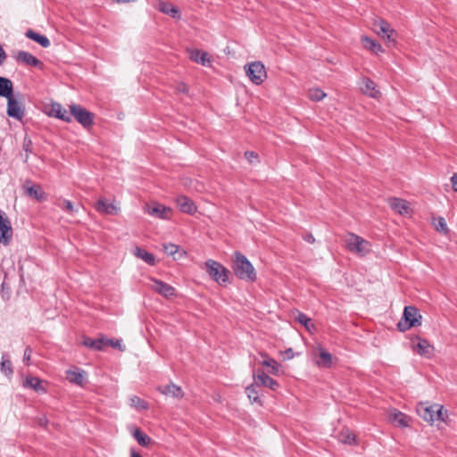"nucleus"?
<instances>
[{
  "label": "nucleus",
  "mask_w": 457,
  "mask_h": 457,
  "mask_svg": "<svg viewBox=\"0 0 457 457\" xmlns=\"http://www.w3.org/2000/svg\"><path fill=\"white\" fill-rule=\"evenodd\" d=\"M235 259L232 263L234 274L242 280L254 282L257 278L255 269L250 261L240 252L234 253Z\"/></svg>",
  "instance_id": "obj_1"
},
{
  "label": "nucleus",
  "mask_w": 457,
  "mask_h": 457,
  "mask_svg": "<svg viewBox=\"0 0 457 457\" xmlns=\"http://www.w3.org/2000/svg\"><path fill=\"white\" fill-rule=\"evenodd\" d=\"M422 316L417 307L413 305L405 306L401 320L396 324L397 330L405 332L411 328L421 325Z\"/></svg>",
  "instance_id": "obj_2"
},
{
  "label": "nucleus",
  "mask_w": 457,
  "mask_h": 457,
  "mask_svg": "<svg viewBox=\"0 0 457 457\" xmlns=\"http://www.w3.org/2000/svg\"><path fill=\"white\" fill-rule=\"evenodd\" d=\"M204 266L210 278L220 286L226 287L230 284V271L220 262L209 259L204 262Z\"/></svg>",
  "instance_id": "obj_3"
},
{
  "label": "nucleus",
  "mask_w": 457,
  "mask_h": 457,
  "mask_svg": "<svg viewBox=\"0 0 457 457\" xmlns=\"http://www.w3.org/2000/svg\"><path fill=\"white\" fill-rule=\"evenodd\" d=\"M82 345L90 349L97 351H103L108 346H111L120 352H123L125 350V346L123 345L121 339L107 338L104 337H101L96 339L91 338L89 337H84L82 340Z\"/></svg>",
  "instance_id": "obj_4"
},
{
  "label": "nucleus",
  "mask_w": 457,
  "mask_h": 457,
  "mask_svg": "<svg viewBox=\"0 0 457 457\" xmlns=\"http://www.w3.org/2000/svg\"><path fill=\"white\" fill-rule=\"evenodd\" d=\"M245 70L249 79L257 86L261 85L267 78L265 67L260 61L246 64Z\"/></svg>",
  "instance_id": "obj_5"
},
{
  "label": "nucleus",
  "mask_w": 457,
  "mask_h": 457,
  "mask_svg": "<svg viewBox=\"0 0 457 457\" xmlns=\"http://www.w3.org/2000/svg\"><path fill=\"white\" fill-rule=\"evenodd\" d=\"M145 212L154 218L161 220H170L172 209L158 202L145 203Z\"/></svg>",
  "instance_id": "obj_6"
},
{
  "label": "nucleus",
  "mask_w": 457,
  "mask_h": 457,
  "mask_svg": "<svg viewBox=\"0 0 457 457\" xmlns=\"http://www.w3.org/2000/svg\"><path fill=\"white\" fill-rule=\"evenodd\" d=\"M70 109L71 115L84 128H89L93 125L94 114L79 104H71Z\"/></svg>",
  "instance_id": "obj_7"
},
{
  "label": "nucleus",
  "mask_w": 457,
  "mask_h": 457,
  "mask_svg": "<svg viewBox=\"0 0 457 457\" xmlns=\"http://www.w3.org/2000/svg\"><path fill=\"white\" fill-rule=\"evenodd\" d=\"M150 284L148 285L151 289H153L157 294L165 297L166 299H170L177 295V290L174 287L167 284L162 280L149 278Z\"/></svg>",
  "instance_id": "obj_8"
},
{
  "label": "nucleus",
  "mask_w": 457,
  "mask_h": 457,
  "mask_svg": "<svg viewBox=\"0 0 457 457\" xmlns=\"http://www.w3.org/2000/svg\"><path fill=\"white\" fill-rule=\"evenodd\" d=\"M12 237V229L11 227L10 220L6 217L5 213L0 210V243L4 245H9Z\"/></svg>",
  "instance_id": "obj_9"
},
{
  "label": "nucleus",
  "mask_w": 457,
  "mask_h": 457,
  "mask_svg": "<svg viewBox=\"0 0 457 457\" xmlns=\"http://www.w3.org/2000/svg\"><path fill=\"white\" fill-rule=\"evenodd\" d=\"M253 381L257 386H263L272 391H277L279 387L278 382L266 374L262 370H258L257 374H253Z\"/></svg>",
  "instance_id": "obj_10"
},
{
  "label": "nucleus",
  "mask_w": 457,
  "mask_h": 457,
  "mask_svg": "<svg viewBox=\"0 0 457 457\" xmlns=\"http://www.w3.org/2000/svg\"><path fill=\"white\" fill-rule=\"evenodd\" d=\"M7 115L11 118H14L18 120H21L24 116V109L21 104L13 98V94L12 96H8L7 98Z\"/></svg>",
  "instance_id": "obj_11"
},
{
  "label": "nucleus",
  "mask_w": 457,
  "mask_h": 457,
  "mask_svg": "<svg viewBox=\"0 0 457 457\" xmlns=\"http://www.w3.org/2000/svg\"><path fill=\"white\" fill-rule=\"evenodd\" d=\"M47 114L62 121L71 122V115L61 104L54 102L48 106Z\"/></svg>",
  "instance_id": "obj_12"
},
{
  "label": "nucleus",
  "mask_w": 457,
  "mask_h": 457,
  "mask_svg": "<svg viewBox=\"0 0 457 457\" xmlns=\"http://www.w3.org/2000/svg\"><path fill=\"white\" fill-rule=\"evenodd\" d=\"M390 208L401 215H408L411 212L410 203L404 199L391 197L388 199Z\"/></svg>",
  "instance_id": "obj_13"
},
{
  "label": "nucleus",
  "mask_w": 457,
  "mask_h": 457,
  "mask_svg": "<svg viewBox=\"0 0 457 457\" xmlns=\"http://www.w3.org/2000/svg\"><path fill=\"white\" fill-rule=\"evenodd\" d=\"M155 8L162 13L170 16L174 20H180L181 18V12L179 8L170 2L160 0L156 4Z\"/></svg>",
  "instance_id": "obj_14"
},
{
  "label": "nucleus",
  "mask_w": 457,
  "mask_h": 457,
  "mask_svg": "<svg viewBox=\"0 0 457 457\" xmlns=\"http://www.w3.org/2000/svg\"><path fill=\"white\" fill-rule=\"evenodd\" d=\"M415 338L418 340V343L412 345L413 351L421 356L430 358L434 352L433 345L427 339L421 338L419 336H416Z\"/></svg>",
  "instance_id": "obj_15"
},
{
  "label": "nucleus",
  "mask_w": 457,
  "mask_h": 457,
  "mask_svg": "<svg viewBox=\"0 0 457 457\" xmlns=\"http://www.w3.org/2000/svg\"><path fill=\"white\" fill-rule=\"evenodd\" d=\"M16 60L20 63L31 67L42 68L44 66L43 62L39 59L26 51H19L16 56Z\"/></svg>",
  "instance_id": "obj_16"
},
{
  "label": "nucleus",
  "mask_w": 457,
  "mask_h": 457,
  "mask_svg": "<svg viewBox=\"0 0 457 457\" xmlns=\"http://www.w3.org/2000/svg\"><path fill=\"white\" fill-rule=\"evenodd\" d=\"M368 244V241L364 240L361 237L354 234H351V238L347 243V248L351 252H355L360 253L361 255H364L366 253L364 245H367Z\"/></svg>",
  "instance_id": "obj_17"
},
{
  "label": "nucleus",
  "mask_w": 457,
  "mask_h": 457,
  "mask_svg": "<svg viewBox=\"0 0 457 457\" xmlns=\"http://www.w3.org/2000/svg\"><path fill=\"white\" fill-rule=\"evenodd\" d=\"M437 408V404H430L425 403H420L417 405V412L420 418L425 421L432 424L435 410Z\"/></svg>",
  "instance_id": "obj_18"
},
{
  "label": "nucleus",
  "mask_w": 457,
  "mask_h": 457,
  "mask_svg": "<svg viewBox=\"0 0 457 457\" xmlns=\"http://www.w3.org/2000/svg\"><path fill=\"white\" fill-rule=\"evenodd\" d=\"M95 209L103 214L116 215L119 212V208L113 203H110L104 198L98 199L95 204Z\"/></svg>",
  "instance_id": "obj_19"
},
{
  "label": "nucleus",
  "mask_w": 457,
  "mask_h": 457,
  "mask_svg": "<svg viewBox=\"0 0 457 457\" xmlns=\"http://www.w3.org/2000/svg\"><path fill=\"white\" fill-rule=\"evenodd\" d=\"M176 202L179 210L184 213L192 215L197 211L194 201L186 195L178 196Z\"/></svg>",
  "instance_id": "obj_20"
},
{
  "label": "nucleus",
  "mask_w": 457,
  "mask_h": 457,
  "mask_svg": "<svg viewBox=\"0 0 457 457\" xmlns=\"http://www.w3.org/2000/svg\"><path fill=\"white\" fill-rule=\"evenodd\" d=\"M25 193L27 195L35 198L37 201H45L46 200V194L43 190L42 187L38 184H34L31 186L24 185L23 187Z\"/></svg>",
  "instance_id": "obj_21"
},
{
  "label": "nucleus",
  "mask_w": 457,
  "mask_h": 457,
  "mask_svg": "<svg viewBox=\"0 0 457 457\" xmlns=\"http://www.w3.org/2000/svg\"><path fill=\"white\" fill-rule=\"evenodd\" d=\"M158 390L166 396L174 398H182L184 396V393L181 387L173 383H170L165 386H160Z\"/></svg>",
  "instance_id": "obj_22"
},
{
  "label": "nucleus",
  "mask_w": 457,
  "mask_h": 457,
  "mask_svg": "<svg viewBox=\"0 0 457 457\" xmlns=\"http://www.w3.org/2000/svg\"><path fill=\"white\" fill-rule=\"evenodd\" d=\"M373 29L382 37H386L387 33L395 34V30L391 28L390 24L384 19L375 20L373 22Z\"/></svg>",
  "instance_id": "obj_23"
},
{
  "label": "nucleus",
  "mask_w": 457,
  "mask_h": 457,
  "mask_svg": "<svg viewBox=\"0 0 457 457\" xmlns=\"http://www.w3.org/2000/svg\"><path fill=\"white\" fill-rule=\"evenodd\" d=\"M337 438L339 442L350 445H357L358 441L356 438L355 434H353L349 428H343L337 434Z\"/></svg>",
  "instance_id": "obj_24"
},
{
  "label": "nucleus",
  "mask_w": 457,
  "mask_h": 457,
  "mask_svg": "<svg viewBox=\"0 0 457 457\" xmlns=\"http://www.w3.org/2000/svg\"><path fill=\"white\" fill-rule=\"evenodd\" d=\"M23 386L32 388L38 394H46L47 392L46 388L43 386V380L37 377H27Z\"/></svg>",
  "instance_id": "obj_25"
},
{
  "label": "nucleus",
  "mask_w": 457,
  "mask_h": 457,
  "mask_svg": "<svg viewBox=\"0 0 457 457\" xmlns=\"http://www.w3.org/2000/svg\"><path fill=\"white\" fill-rule=\"evenodd\" d=\"M318 351L319 360L316 361L317 365L322 368H330L333 364L332 354L322 347H318Z\"/></svg>",
  "instance_id": "obj_26"
},
{
  "label": "nucleus",
  "mask_w": 457,
  "mask_h": 457,
  "mask_svg": "<svg viewBox=\"0 0 457 457\" xmlns=\"http://www.w3.org/2000/svg\"><path fill=\"white\" fill-rule=\"evenodd\" d=\"M25 36L37 42V44H39L42 47H48L50 46V40L44 35H41L36 31H34L33 29H28L25 33Z\"/></svg>",
  "instance_id": "obj_27"
},
{
  "label": "nucleus",
  "mask_w": 457,
  "mask_h": 457,
  "mask_svg": "<svg viewBox=\"0 0 457 457\" xmlns=\"http://www.w3.org/2000/svg\"><path fill=\"white\" fill-rule=\"evenodd\" d=\"M361 43L364 48L370 50V52L377 55L379 54V53L384 52L382 46L369 37H362Z\"/></svg>",
  "instance_id": "obj_28"
},
{
  "label": "nucleus",
  "mask_w": 457,
  "mask_h": 457,
  "mask_svg": "<svg viewBox=\"0 0 457 457\" xmlns=\"http://www.w3.org/2000/svg\"><path fill=\"white\" fill-rule=\"evenodd\" d=\"M13 94V85L11 79L0 76V96L7 98Z\"/></svg>",
  "instance_id": "obj_29"
},
{
  "label": "nucleus",
  "mask_w": 457,
  "mask_h": 457,
  "mask_svg": "<svg viewBox=\"0 0 457 457\" xmlns=\"http://www.w3.org/2000/svg\"><path fill=\"white\" fill-rule=\"evenodd\" d=\"M409 420L410 418L401 411H395L390 415V420L392 421V423L400 428L408 427Z\"/></svg>",
  "instance_id": "obj_30"
},
{
  "label": "nucleus",
  "mask_w": 457,
  "mask_h": 457,
  "mask_svg": "<svg viewBox=\"0 0 457 457\" xmlns=\"http://www.w3.org/2000/svg\"><path fill=\"white\" fill-rule=\"evenodd\" d=\"M363 84L364 87L362 88V91L365 95L373 98H376L378 96V95H380V92L376 89V83L371 79L364 78Z\"/></svg>",
  "instance_id": "obj_31"
},
{
  "label": "nucleus",
  "mask_w": 457,
  "mask_h": 457,
  "mask_svg": "<svg viewBox=\"0 0 457 457\" xmlns=\"http://www.w3.org/2000/svg\"><path fill=\"white\" fill-rule=\"evenodd\" d=\"M257 387H259V386H257L255 384V382L253 381V384L246 386L245 393L247 395V397L249 398V400L252 403H258L260 406H262L263 403H262V399L260 398L259 391L257 390Z\"/></svg>",
  "instance_id": "obj_32"
},
{
  "label": "nucleus",
  "mask_w": 457,
  "mask_h": 457,
  "mask_svg": "<svg viewBox=\"0 0 457 457\" xmlns=\"http://www.w3.org/2000/svg\"><path fill=\"white\" fill-rule=\"evenodd\" d=\"M55 205L71 215H73L78 212V209L74 207L73 204L70 200L64 198H58L55 201Z\"/></svg>",
  "instance_id": "obj_33"
},
{
  "label": "nucleus",
  "mask_w": 457,
  "mask_h": 457,
  "mask_svg": "<svg viewBox=\"0 0 457 457\" xmlns=\"http://www.w3.org/2000/svg\"><path fill=\"white\" fill-rule=\"evenodd\" d=\"M66 378L71 383L76 385L80 386L83 383V372L79 369H76L74 370H67Z\"/></svg>",
  "instance_id": "obj_34"
},
{
  "label": "nucleus",
  "mask_w": 457,
  "mask_h": 457,
  "mask_svg": "<svg viewBox=\"0 0 457 457\" xmlns=\"http://www.w3.org/2000/svg\"><path fill=\"white\" fill-rule=\"evenodd\" d=\"M208 54L199 49H193L190 52V59L197 63L205 64Z\"/></svg>",
  "instance_id": "obj_35"
},
{
  "label": "nucleus",
  "mask_w": 457,
  "mask_h": 457,
  "mask_svg": "<svg viewBox=\"0 0 457 457\" xmlns=\"http://www.w3.org/2000/svg\"><path fill=\"white\" fill-rule=\"evenodd\" d=\"M1 371L6 376H10L13 373L12 362L8 359L7 354H3L2 356Z\"/></svg>",
  "instance_id": "obj_36"
},
{
  "label": "nucleus",
  "mask_w": 457,
  "mask_h": 457,
  "mask_svg": "<svg viewBox=\"0 0 457 457\" xmlns=\"http://www.w3.org/2000/svg\"><path fill=\"white\" fill-rule=\"evenodd\" d=\"M262 365L270 368L269 372L273 375H278L279 364L272 358H268L262 361Z\"/></svg>",
  "instance_id": "obj_37"
},
{
  "label": "nucleus",
  "mask_w": 457,
  "mask_h": 457,
  "mask_svg": "<svg viewBox=\"0 0 457 457\" xmlns=\"http://www.w3.org/2000/svg\"><path fill=\"white\" fill-rule=\"evenodd\" d=\"M434 225H435L436 229L438 232H440L444 235H447L449 233V229L447 228L445 218L438 217L436 220H435Z\"/></svg>",
  "instance_id": "obj_38"
},
{
  "label": "nucleus",
  "mask_w": 457,
  "mask_h": 457,
  "mask_svg": "<svg viewBox=\"0 0 457 457\" xmlns=\"http://www.w3.org/2000/svg\"><path fill=\"white\" fill-rule=\"evenodd\" d=\"M295 320L299 323L303 325L309 331H311V328H315V326L311 322L312 320L309 317H307V315H305L303 312H299L297 317L295 318Z\"/></svg>",
  "instance_id": "obj_39"
},
{
  "label": "nucleus",
  "mask_w": 457,
  "mask_h": 457,
  "mask_svg": "<svg viewBox=\"0 0 457 457\" xmlns=\"http://www.w3.org/2000/svg\"><path fill=\"white\" fill-rule=\"evenodd\" d=\"M308 96L311 100L319 102L326 96V94L320 88H312L309 90Z\"/></svg>",
  "instance_id": "obj_40"
},
{
  "label": "nucleus",
  "mask_w": 457,
  "mask_h": 457,
  "mask_svg": "<svg viewBox=\"0 0 457 457\" xmlns=\"http://www.w3.org/2000/svg\"><path fill=\"white\" fill-rule=\"evenodd\" d=\"M447 418V411L444 410L443 405L437 404V408L435 410L433 422L436 420L445 421Z\"/></svg>",
  "instance_id": "obj_41"
},
{
  "label": "nucleus",
  "mask_w": 457,
  "mask_h": 457,
  "mask_svg": "<svg viewBox=\"0 0 457 457\" xmlns=\"http://www.w3.org/2000/svg\"><path fill=\"white\" fill-rule=\"evenodd\" d=\"M164 252L168 255L173 256L179 250V245L174 244L163 245Z\"/></svg>",
  "instance_id": "obj_42"
},
{
  "label": "nucleus",
  "mask_w": 457,
  "mask_h": 457,
  "mask_svg": "<svg viewBox=\"0 0 457 457\" xmlns=\"http://www.w3.org/2000/svg\"><path fill=\"white\" fill-rule=\"evenodd\" d=\"M130 431L132 432V434H133L134 437L136 438V440L137 441V443L141 446H143V432L141 431V429L138 428L132 429V428H130Z\"/></svg>",
  "instance_id": "obj_43"
},
{
  "label": "nucleus",
  "mask_w": 457,
  "mask_h": 457,
  "mask_svg": "<svg viewBox=\"0 0 457 457\" xmlns=\"http://www.w3.org/2000/svg\"><path fill=\"white\" fill-rule=\"evenodd\" d=\"M31 355H32V348L30 346H27L24 350V354H23V362L25 363V365H27V366L30 365Z\"/></svg>",
  "instance_id": "obj_44"
},
{
  "label": "nucleus",
  "mask_w": 457,
  "mask_h": 457,
  "mask_svg": "<svg viewBox=\"0 0 457 457\" xmlns=\"http://www.w3.org/2000/svg\"><path fill=\"white\" fill-rule=\"evenodd\" d=\"M145 262L148 263L149 265H155L156 264V259H155V256L149 253V252H146L145 251Z\"/></svg>",
  "instance_id": "obj_45"
},
{
  "label": "nucleus",
  "mask_w": 457,
  "mask_h": 457,
  "mask_svg": "<svg viewBox=\"0 0 457 457\" xmlns=\"http://www.w3.org/2000/svg\"><path fill=\"white\" fill-rule=\"evenodd\" d=\"M176 90L179 92V93H182V94H185V95H187L188 92H189V88L187 87V85L184 82H179L177 84L176 86Z\"/></svg>",
  "instance_id": "obj_46"
},
{
  "label": "nucleus",
  "mask_w": 457,
  "mask_h": 457,
  "mask_svg": "<svg viewBox=\"0 0 457 457\" xmlns=\"http://www.w3.org/2000/svg\"><path fill=\"white\" fill-rule=\"evenodd\" d=\"M245 157L250 163H253L254 160H258V154L253 151H246L245 153Z\"/></svg>",
  "instance_id": "obj_47"
},
{
  "label": "nucleus",
  "mask_w": 457,
  "mask_h": 457,
  "mask_svg": "<svg viewBox=\"0 0 457 457\" xmlns=\"http://www.w3.org/2000/svg\"><path fill=\"white\" fill-rule=\"evenodd\" d=\"M130 401L131 405L135 406L137 409L140 410L141 408H143V403L139 397L134 396L133 398L130 399Z\"/></svg>",
  "instance_id": "obj_48"
},
{
  "label": "nucleus",
  "mask_w": 457,
  "mask_h": 457,
  "mask_svg": "<svg viewBox=\"0 0 457 457\" xmlns=\"http://www.w3.org/2000/svg\"><path fill=\"white\" fill-rule=\"evenodd\" d=\"M284 361L291 360L295 357V353H294L292 348H287L283 352Z\"/></svg>",
  "instance_id": "obj_49"
},
{
  "label": "nucleus",
  "mask_w": 457,
  "mask_h": 457,
  "mask_svg": "<svg viewBox=\"0 0 457 457\" xmlns=\"http://www.w3.org/2000/svg\"><path fill=\"white\" fill-rule=\"evenodd\" d=\"M453 189L457 192V173H454L451 178Z\"/></svg>",
  "instance_id": "obj_50"
},
{
  "label": "nucleus",
  "mask_w": 457,
  "mask_h": 457,
  "mask_svg": "<svg viewBox=\"0 0 457 457\" xmlns=\"http://www.w3.org/2000/svg\"><path fill=\"white\" fill-rule=\"evenodd\" d=\"M31 145H32V142L30 139H29L28 141L25 140L24 142V145H23V149L26 151V152H31Z\"/></svg>",
  "instance_id": "obj_51"
},
{
  "label": "nucleus",
  "mask_w": 457,
  "mask_h": 457,
  "mask_svg": "<svg viewBox=\"0 0 457 457\" xmlns=\"http://www.w3.org/2000/svg\"><path fill=\"white\" fill-rule=\"evenodd\" d=\"M303 239L308 242V243H314L315 242V238L312 235V234H306L303 236Z\"/></svg>",
  "instance_id": "obj_52"
},
{
  "label": "nucleus",
  "mask_w": 457,
  "mask_h": 457,
  "mask_svg": "<svg viewBox=\"0 0 457 457\" xmlns=\"http://www.w3.org/2000/svg\"><path fill=\"white\" fill-rule=\"evenodd\" d=\"M394 34H391V33H387V35H386V39L388 41V43H392L393 45H395L396 43V40L395 38L393 37Z\"/></svg>",
  "instance_id": "obj_53"
},
{
  "label": "nucleus",
  "mask_w": 457,
  "mask_h": 457,
  "mask_svg": "<svg viewBox=\"0 0 457 457\" xmlns=\"http://www.w3.org/2000/svg\"><path fill=\"white\" fill-rule=\"evenodd\" d=\"M6 59V54L3 47L0 46V64L4 62V61Z\"/></svg>",
  "instance_id": "obj_54"
},
{
  "label": "nucleus",
  "mask_w": 457,
  "mask_h": 457,
  "mask_svg": "<svg viewBox=\"0 0 457 457\" xmlns=\"http://www.w3.org/2000/svg\"><path fill=\"white\" fill-rule=\"evenodd\" d=\"M152 444H154V441L152 440V438L145 434V447H148Z\"/></svg>",
  "instance_id": "obj_55"
},
{
  "label": "nucleus",
  "mask_w": 457,
  "mask_h": 457,
  "mask_svg": "<svg viewBox=\"0 0 457 457\" xmlns=\"http://www.w3.org/2000/svg\"><path fill=\"white\" fill-rule=\"evenodd\" d=\"M135 253L138 258L143 259V250L139 246L136 247Z\"/></svg>",
  "instance_id": "obj_56"
},
{
  "label": "nucleus",
  "mask_w": 457,
  "mask_h": 457,
  "mask_svg": "<svg viewBox=\"0 0 457 457\" xmlns=\"http://www.w3.org/2000/svg\"><path fill=\"white\" fill-rule=\"evenodd\" d=\"M130 457H142V456L138 453H137L133 448H131Z\"/></svg>",
  "instance_id": "obj_57"
},
{
  "label": "nucleus",
  "mask_w": 457,
  "mask_h": 457,
  "mask_svg": "<svg viewBox=\"0 0 457 457\" xmlns=\"http://www.w3.org/2000/svg\"><path fill=\"white\" fill-rule=\"evenodd\" d=\"M148 408L147 404L145 403L144 409L146 410Z\"/></svg>",
  "instance_id": "obj_58"
}]
</instances>
